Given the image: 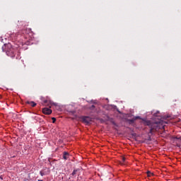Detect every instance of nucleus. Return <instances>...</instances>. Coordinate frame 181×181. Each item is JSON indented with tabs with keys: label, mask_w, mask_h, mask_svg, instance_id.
<instances>
[{
	"label": "nucleus",
	"mask_w": 181,
	"mask_h": 181,
	"mask_svg": "<svg viewBox=\"0 0 181 181\" xmlns=\"http://www.w3.org/2000/svg\"><path fill=\"white\" fill-rule=\"evenodd\" d=\"M42 112L45 114V115H50V114H52V110L49 107H45L42 109Z\"/></svg>",
	"instance_id": "nucleus-4"
},
{
	"label": "nucleus",
	"mask_w": 181,
	"mask_h": 181,
	"mask_svg": "<svg viewBox=\"0 0 181 181\" xmlns=\"http://www.w3.org/2000/svg\"><path fill=\"white\" fill-rule=\"evenodd\" d=\"M10 52H11V53H12V49H10Z\"/></svg>",
	"instance_id": "nucleus-14"
},
{
	"label": "nucleus",
	"mask_w": 181,
	"mask_h": 181,
	"mask_svg": "<svg viewBox=\"0 0 181 181\" xmlns=\"http://www.w3.org/2000/svg\"><path fill=\"white\" fill-rule=\"evenodd\" d=\"M125 160H127V158L125 157H122V161L120 162V165H124V163H125Z\"/></svg>",
	"instance_id": "nucleus-8"
},
{
	"label": "nucleus",
	"mask_w": 181,
	"mask_h": 181,
	"mask_svg": "<svg viewBox=\"0 0 181 181\" xmlns=\"http://www.w3.org/2000/svg\"><path fill=\"white\" fill-rule=\"evenodd\" d=\"M52 119L53 124H54L56 122V117H52Z\"/></svg>",
	"instance_id": "nucleus-11"
},
{
	"label": "nucleus",
	"mask_w": 181,
	"mask_h": 181,
	"mask_svg": "<svg viewBox=\"0 0 181 181\" xmlns=\"http://www.w3.org/2000/svg\"><path fill=\"white\" fill-rule=\"evenodd\" d=\"M81 121L83 124H86V125H88V124H91V121H93V119L88 116H81L80 117Z\"/></svg>",
	"instance_id": "nucleus-2"
},
{
	"label": "nucleus",
	"mask_w": 181,
	"mask_h": 181,
	"mask_svg": "<svg viewBox=\"0 0 181 181\" xmlns=\"http://www.w3.org/2000/svg\"><path fill=\"white\" fill-rule=\"evenodd\" d=\"M146 125L150 128L149 134L151 135H153L155 132H158L160 128H163V126L160 125V124L156 122V123H152L151 121H148L146 122Z\"/></svg>",
	"instance_id": "nucleus-1"
},
{
	"label": "nucleus",
	"mask_w": 181,
	"mask_h": 181,
	"mask_svg": "<svg viewBox=\"0 0 181 181\" xmlns=\"http://www.w3.org/2000/svg\"><path fill=\"white\" fill-rule=\"evenodd\" d=\"M78 170H74L73 171V173L71 174V176H76V175H77V173H78Z\"/></svg>",
	"instance_id": "nucleus-7"
},
{
	"label": "nucleus",
	"mask_w": 181,
	"mask_h": 181,
	"mask_svg": "<svg viewBox=\"0 0 181 181\" xmlns=\"http://www.w3.org/2000/svg\"><path fill=\"white\" fill-rule=\"evenodd\" d=\"M69 153L68 152H64L63 154V159H64V160H67V159H69Z\"/></svg>",
	"instance_id": "nucleus-6"
},
{
	"label": "nucleus",
	"mask_w": 181,
	"mask_h": 181,
	"mask_svg": "<svg viewBox=\"0 0 181 181\" xmlns=\"http://www.w3.org/2000/svg\"><path fill=\"white\" fill-rule=\"evenodd\" d=\"M128 122H129L130 124H134V122H135V119H128Z\"/></svg>",
	"instance_id": "nucleus-10"
},
{
	"label": "nucleus",
	"mask_w": 181,
	"mask_h": 181,
	"mask_svg": "<svg viewBox=\"0 0 181 181\" xmlns=\"http://www.w3.org/2000/svg\"><path fill=\"white\" fill-rule=\"evenodd\" d=\"M26 104H28L31 107H36V105H37L36 103H35L33 101H27Z\"/></svg>",
	"instance_id": "nucleus-5"
},
{
	"label": "nucleus",
	"mask_w": 181,
	"mask_h": 181,
	"mask_svg": "<svg viewBox=\"0 0 181 181\" xmlns=\"http://www.w3.org/2000/svg\"><path fill=\"white\" fill-rule=\"evenodd\" d=\"M147 176L151 177V176H153V173H151V171H147Z\"/></svg>",
	"instance_id": "nucleus-9"
},
{
	"label": "nucleus",
	"mask_w": 181,
	"mask_h": 181,
	"mask_svg": "<svg viewBox=\"0 0 181 181\" xmlns=\"http://www.w3.org/2000/svg\"><path fill=\"white\" fill-rule=\"evenodd\" d=\"M95 108V106L93 105L90 107V110H94Z\"/></svg>",
	"instance_id": "nucleus-12"
},
{
	"label": "nucleus",
	"mask_w": 181,
	"mask_h": 181,
	"mask_svg": "<svg viewBox=\"0 0 181 181\" xmlns=\"http://www.w3.org/2000/svg\"><path fill=\"white\" fill-rule=\"evenodd\" d=\"M50 169L49 168H45L40 172L41 176H46V175H49Z\"/></svg>",
	"instance_id": "nucleus-3"
},
{
	"label": "nucleus",
	"mask_w": 181,
	"mask_h": 181,
	"mask_svg": "<svg viewBox=\"0 0 181 181\" xmlns=\"http://www.w3.org/2000/svg\"><path fill=\"white\" fill-rule=\"evenodd\" d=\"M44 104H47V100H44Z\"/></svg>",
	"instance_id": "nucleus-13"
}]
</instances>
